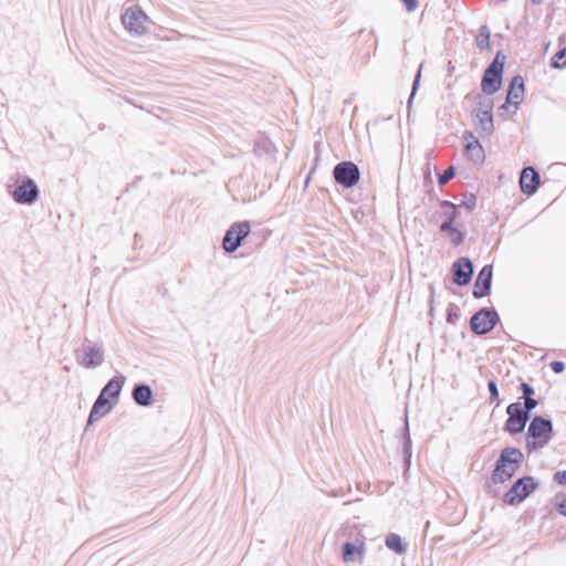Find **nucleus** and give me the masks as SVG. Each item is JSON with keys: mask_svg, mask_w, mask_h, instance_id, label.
Listing matches in <instances>:
<instances>
[{"mask_svg": "<svg viewBox=\"0 0 566 566\" xmlns=\"http://www.w3.org/2000/svg\"><path fill=\"white\" fill-rule=\"evenodd\" d=\"M523 459L524 455L521 450L511 447L503 449L492 472V481L499 484L510 480L515 474Z\"/></svg>", "mask_w": 566, "mask_h": 566, "instance_id": "1", "label": "nucleus"}, {"mask_svg": "<svg viewBox=\"0 0 566 566\" xmlns=\"http://www.w3.org/2000/svg\"><path fill=\"white\" fill-rule=\"evenodd\" d=\"M553 437V423L549 419L535 416L527 429L526 449L528 452L543 449Z\"/></svg>", "mask_w": 566, "mask_h": 566, "instance_id": "2", "label": "nucleus"}, {"mask_svg": "<svg viewBox=\"0 0 566 566\" xmlns=\"http://www.w3.org/2000/svg\"><path fill=\"white\" fill-rule=\"evenodd\" d=\"M76 363L86 369H95L105 361L104 344L96 340L84 338L81 346L74 349Z\"/></svg>", "mask_w": 566, "mask_h": 566, "instance_id": "3", "label": "nucleus"}, {"mask_svg": "<svg viewBox=\"0 0 566 566\" xmlns=\"http://www.w3.org/2000/svg\"><path fill=\"white\" fill-rule=\"evenodd\" d=\"M538 488V483L533 476L526 475L517 479L511 489L504 494V502L509 505L522 503L531 493Z\"/></svg>", "mask_w": 566, "mask_h": 566, "instance_id": "4", "label": "nucleus"}, {"mask_svg": "<svg viewBox=\"0 0 566 566\" xmlns=\"http://www.w3.org/2000/svg\"><path fill=\"white\" fill-rule=\"evenodd\" d=\"M251 227L249 221L234 222L227 230L223 240L222 248L228 253L235 252L242 244V241L249 235Z\"/></svg>", "mask_w": 566, "mask_h": 566, "instance_id": "5", "label": "nucleus"}, {"mask_svg": "<svg viewBox=\"0 0 566 566\" xmlns=\"http://www.w3.org/2000/svg\"><path fill=\"white\" fill-rule=\"evenodd\" d=\"M499 55L500 53H497L493 62L485 69L482 76L481 88L486 95L496 93L502 84L504 62H499Z\"/></svg>", "mask_w": 566, "mask_h": 566, "instance_id": "6", "label": "nucleus"}, {"mask_svg": "<svg viewBox=\"0 0 566 566\" xmlns=\"http://www.w3.org/2000/svg\"><path fill=\"white\" fill-rule=\"evenodd\" d=\"M499 322V315L495 310L484 307L480 311H478L472 317H471V329L476 335H484L489 332H491L495 325Z\"/></svg>", "mask_w": 566, "mask_h": 566, "instance_id": "7", "label": "nucleus"}, {"mask_svg": "<svg viewBox=\"0 0 566 566\" xmlns=\"http://www.w3.org/2000/svg\"><path fill=\"white\" fill-rule=\"evenodd\" d=\"M333 176L336 182L344 188H352L359 181L360 171L355 163L342 161L334 167Z\"/></svg>", "mask_w": 566, "mask_h": 566, "instance_id": "8", "label": "nucleus"}, {"mask_svg": "<svg viewBox=\"0 0 566 566\" xmlns=\"http://www.w3.org/2000/svg\"><path fill=\"white\" fill-rule=\"evenodd\" d=\"M506 413L509 415L507 420L504 424V430L511 434L520 433L524 430L527 421L530 420V416L526 410H522V403L513 402L510 403L506 408Z\"/></svg>", "mask_w": 566, "mask_h": 566, "instance_id": "9", "label": "nucleus"}, {"mask_svg": "<svg viewBox=\"0 0 566 566\" xmlns=\"http://www.w3.org/2000/svg\"><path fill=\"white\" fill-rule=\"evenodd\" d=\"M40 190L35 181L23 177L17 188L10 191L12 199L19 205H32L36 201Z\"/></svg>", "mask_w": 566, "mask_h": 566, "instance_id": "10", "label": "nucleus"}, {"mask_svg": "<svg viewBox=\"0 0 566 566\" xmlns=\"http://www.w3.org/2000/svg\"><path fill=\"white\" fill-rule=\"evenodd\" d=\"M147 15L137 7L128 8L122 15L124 28L133 33L143 34L146 30Z\"/></svg>", "mask_w": 566, "mask_h": 566, "instance_id": "11", "label": "nucleus"}, {"mask_svg": "<svg viewBox=\"0 0 566 566\" xmlns=\"http://www.w3.org/2000/svg\"><path fill=\"white\" fill-rule=\"evenodd\" d=\"M524 96V80L521 75L514 76L509 85L505 104L502 105V109L509 111L513 107V113L517 111L518 105L523 101Z\"/></svg>", "mask_w": 566, "mask_h": 566, "instance_id": "12", "label": "nucleus"}, {"mask_svg": "<svg viewBox=\"0 0 566 566\" xmlns=\"http://www.w3.org/2000/svg\"><path fill=\"white\" fill-rule=\"evenodd\" d=\"M492 277H493L492 265L491 264L484 265L480 270V272L475 279V282H474L472 293L475 298H481V297L489 295V293L491 291V285H492Z\"/></svg>", "mask_w": 566, "mask_h": 566, "instance_id": "13", "label": "nucleus"}, {"mask_svg": "<svg viewBox=\"0 0 566 566\" xmlns=\"http://www.w3.org/2000/svg\"><path fill=\"white\" fill-rule=\"evenodd\" d=\"M453 282L463 286L470 283L473 275V264L467 258H460L452 264Z\"/></svg>", "mask_w": 566, "mask_h": 566, "instance_id": "14", "label": "nucleus"}, {"mask_svg": "<svg viewBox=\"0 0 566 566\" xmlns=\"http://www.w3.org/2000/svg\"><path fill=\"white\" fill-rule=\"evenodd\" d=\"M463 139L467 142L464 147L467 157L474 164L482 163L484 160V150L480 142L469 130L464 132Z\"/></svg>", "mask_w": 566, "mask_h": 566, "instance_id": "15", "label": "nucleus"}, {"mask_svg": "<svg viewBox=\"0 0 566 566\" xmlns=\"http://www.w3.org/2000/svg\"><path fill=\"white\" fill-rule=\"evenodd\" d=\"M521 190L531 196L536 192L539 186V175L533 167H525L520 177Z\"/></svg>", "mask_w": 566, "mask_h": 566, "instance_id": "16", "label": "nucleus"}, {"mask_svg": "<svg viewBox=\"0 0 566 566\" xmlns=\"http://www.w3.org/2000/svg\"><path fill=\"white\" fill-rule=\"evenodd\" d=\"M365 554V543L363 539H356L355 542H346L343 545V560L345 563H352L358 558L361 563Z\"/></svg>", "mask_w": 566, "mask_h": 566, "instance_id": "17", "label": "nucleus"}, {"mask_svg": "<svg viewBox=\"0 0 566 566\" xmlns=\"http://www.w3.org/2000/svg\"><path fill=\"white\" fill-rule=\"evenodd\" d=\"M112 408L113 407L109 403L108 399L99 394L91 409L87 419V427L103 418L106 413H108L112 410Z\"/></svg>", "mask_w": 566, "mask_h": 566, "instance_id": "18", "label": "nucleus"}, {"mask_svg": "<svg viewBox=\"0 0 566 566\" xmlns=\"http://www.w3.org/2000/svg\"><path fill=\"white\" fill-rule=\"evenodd\" d=\"M126 381L125 376L117 375L108 380V382L101 390V395L108 398L117 399L122 392L123 386Z\"/></svg>", "mask_w": 566, "mask_h": 566, "instance_id": "19", "label": "nucleus"}, {"mask_svg": "<svg viewBox=\"0 0 566 566\" xmlns=\"http://www.w3.org/2000/svg\"><path fill=\"white\" fill-rule=\"evenodd\" d=\"M132 396L138 406L147 407L151 403L153 390L148 385H136L133 388Z\"/></svg>", "mask_w": 566, "mask_h": 566, "instance_id": "20", "label": "nucleus"}, {"mask_svg": "<svg viewBox=\"0 0 566 566\" xmlns=\"http://www.w3.org/2000/svg\"><path fill=\"white\" fill-rule=\"evenodd\" d=\"M473 114L476 119V126L480 129V132L485 135H490L494 129L492 113L480 112Z\"/></svg>", "mask_w": 566, "mask_h": 566, "instance_id": "21", "label": "nucleus"}, {"mask_svg": "<svg viewBox=\"0 0 566 566\" xmlns=\"http://www.w3.org/2000/svg\"><path fill=\"white\" fill-rule=\"evenodd\" d=\"M385 544L388 549L402 555L407 551V544L402 543L401 537L396 533H390L385 538Z\"/></svg>", "mask_w": 566, "mask_h": 566, "instance_id": "22", "label": "nucleus"}, {"mask_svg": "<svg viewBox=\"0 0 566 566\" xmlns=\"http://www.w3.org/2000/svg\"><path fill=\"white\" fill-rule=\"evenodd\" d=\"M490 30L486 25H482L475 36L476 46L480 50H486L490 48Z\"/></svg>", "mask_w": 566, "mask_h": 566, "instance_id": "23", "label": "nucleus"}, {"mask_svg": "<svg viewBox=\"0 0 566 566\" xmlns=\"http://www.w3.org/2000/svg\"><path fill=\"white\" fill-rule=\"evenodd\" d=\"M440 207L442 209L444 221L454 222L457 218V205L448 200H442L440 202Z\"/></svg>", "mask_w": 566, "mask_h": 566, "instance_id": "24", "label": "nucleus"}, {"mask_svg": "<svg viewBox=\"0 0 566 566\" xmlns=\"http://www.w3.org/2000/svg\"><path fill=\"white\" fill-rule=\"evenodd\" d=\"M475 109L473 113H480V112H486L492 113L493 103L492 99L481 95L476 94L475 96Z\"/></svg>", "mask_w": 566, "mask_h": 566, "instance_id": "25", "label": "nucleus"}, {"mask_svg": "<svg viewBox=\"0 0 566 566\" xmlns=\"http://www.w3.org/2000/svg\"><path fill=\"white\" fill-rule=\"evenodd\" d=\"M403 455L406 462H409L411 457V438L409 434L408 423L406 422L405 432H403Z\"/></svg>", "mask_w": 566, "mask_h": 566, "instance_id": "26", "label": "nucleus"}, {"mask_svg": "<svg viewBox=\"0 0 566 566\" xmlns=\"http://www.w3.org/2000/svg\"><path fill=\"white\" fill-rule=\"evenodd\" d=\"M460 308L458 305L451 303L447 308V322L450 324H457L460 318Z\"/></svg>", "mask_w": 566, "mask_h": 566, "instance_id": "27", "label": "nucleus"}, {"mask_svg": "<svg viewBox=\"0 0 566 566\" xmlns=\"http://www.w3.org/2000/svg\"><path fill=\"white\" fill-rule=\"evenodd\" d=\"M488 389L490 392V402H495V407L501 405V399L499 397L497 385L494 380H489Z\"/></svg>", "mask_w": 566, "mask_h": 566, "instance_id": "28", "label": "nucleus"}, {"mask_svg": "<svg viewBox=\"0 0 566 566\" xmlns=\"http://www.w3.org/2000/svg\"><path fill=\"white\" fill-rule=\"evenodd\" d=\"M555 509L557 512L566 516V494L563 492H559L555 495Z\"/></svg>", "mask_w": 566, "mask_h": 566, "instance_id": "29", "label": "nucleus"}, {"mask_svg": "<svg viewBox=\"0 0 566 566\" xmlns=\"http://www.w3.org/2000/svg\"><path fill=\"white\" fill-rule=\"evenodd\" d=\"M552 65L555 69L566 67V46L554 55Z\"/></svg>", "mask_w": 566, "mask_h": 566, "instance_id": "30", "label": "nucleus"}, {"mask_svg": "<svg viewBox=\"0 0 566 566\" xmlns=\"http://www.w3.org/2000/svg\"><path fill=\"white\" fill-rule=\"evenodd\" d=\"M476 206V197L473 193L465 195L463 200L457 206L459 208L464 207L468 211H471Z\"/></svg>", "mask_w": 566, "mask_h": 566, "instance_id": "31", "label": "nucleus"}, {"mask_svg": "<svg viewBox=\"0 0 566 566\" xmlns=\"http://www.w3.org/2000/svg\"><path fill=\"white\" fill-rule=\"evenodd\" d=\"M455 175V169L453 166L448 167L442 175L439 176L438 182L440 185H446L449 182Z\"/></svg>", "mask_w": 566, "mask_h": 566, "instance_id": "32", "label": "nucleus"}, {"mask_svg": "<svg viewBox=\"0 0 566 566\" xmlns=\"http://www.w3.org/2000/svg\"><path fill=\"white\" fill-rule=\"evenodd\" d=\"M451 242L454 247L460 245L463 242V234L457 228L450 233Z\"/></svg>", "mask_w": 566, "mask_h": 566, "instance_id": "33", "label": "nucleus"}, {"mask_svg": "<svg viewBox=\"0 0 566 566\" xmlns=\"http://www.w3.org/2000/svg\"><path fill=\"white\" fill-rule=\"evenodd\" d=\"M537 406V401L532 397H526L524 403L522 405V410H526L530 416L531 411L535 409Z\"/></svg>", "mask_w": 566, "mask_h": 566, "instance_id": "34", "label": "nucleus"}, {"mask_svg": "<svg viewBox=\"0 0 566 566\" xmlns=\"http://www.w3.org/2000/svg\"><path fill=\"white\" fill-rule=\"evenodd\" d=\"M401 2L409 12H413L419 6L418 0H401Z\"/></svg>", "mask_w": 566, "mask_h": 566, "instance_id": "35", "label": "nucleus"}, {"mask_svg": "<svg viewBox=\"0 0 566 566\" xmlns=\"http://www.w3.org/2000/svg\"><path fill=\"white\" fill-rule=\"evenodd\" d=\"M551 368L554 373L560 374L565 369V364L563 361L555 360L551 363Z\"/></svg>", "mask_w": 566, "mask_h": 566, "instance_id": "36", "label": "nucleus"}, {"mask_svg": "<svg viewBox=\"0 0 566 566\" xmlns=\"http://www.w3.org/2000/svg\"><path fill=\"white\" fill-rule=\"evenodd\" d=\"M554 481L560 485L566 484V471H557L554 474Z\"/></svg>", "mask_w": 566, "mask_h": 566, "instance_id": "37", "label": "nucleus"}, {"mask_svg": "<svg viewBox=\"0 0 566 566\" xmlns=\"http://www.w3.org/2000/svg\"><path fill=\"white\" fill-rule=\"evenodd\" d=\"M521 389H522V391H523V397H524V399H525L526 397H532V395L534 394V389H533V387H532V386H530V385H528V384H526V382H522V385H521Z\"/></svg>", "mask_w": 566, "mask_h": 566, "instance_id": "38", "label": "nucleus"}, {"mask_svg": "<svg viewBox=\"0 0 566 566\" xmlns=\"http://www.w3.org/2000/svg\"><path fill=\"white\" fill-rule=\"evenodd\" d=\"M455 228L453 227V222L443 221L440 226V231L444 233H451Z\"/></svg>", "mask_w": 566, "mask_h": 566, "instance_id": "39", "label": "nucleus"}, {"mask_svg": "<svg viewBox=\"0 0 566 566\" xmlns=\"http://www.w3.org/2000/svg\"><path fill=\"white\" fill-rule=\"evenodd\" d=\"M419 81H420V70L417 72L416 76H415V81H413V84H412V92H411V95H410V98H409V104L411 103V99L413 98L415 96V93L417 91V87H418V84H419Z\"/></svg>", "mask_w": 566, "mask_h": 566, "instance_id": "40", "label": "nucleus"}, {"mask_svg": "<svg viewBox=\"0 0 566 566\" xmlns=\"http://www.w3.org/2000/svg\"><path fill=\"white\" fill-rule=\"evenodd\" d=\"M531 1H532V3H534V4H539V3H542V1H543V0H531Z\"/></svg>", "mask_w": 566, "mask_h": 566, "instance_id": "41", "label": "nucleus"}]
</instances>
